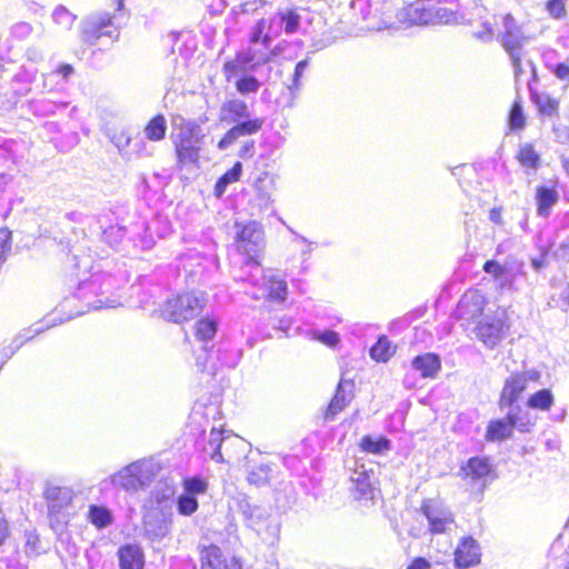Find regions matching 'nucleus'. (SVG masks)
I'll use <instances>...</instances> for the list:
<instances>
[{
	"instance_id": "f257e3e1",
	"label": "nucleus",
	"mask_w": 569,
	"mask_h": 569,
	"mask_svg": "<svg viewBox=\"0 0 569 569\" xmlns=\"http://www.w3.org/2000/svg\"><path fill=\"white\" fill-rule=\"evenodd\" d=\"M248 104L241 99H229L221 104L219 121L232 126L218 140L217 148L219 150H227L239 138L253 136L262 129L264 124L263 118H248Z\"/></svg>"
},
{
	"instance_id": "f03ea898",
	"label": "nucleus",
	"mask_w": 569,
	"mask_h": 569,
	"mask_svg": "<svg viewBox=\"0 0 569 569\" xmlns=\"http://www.w3.org/2000/svg\"><path fill=\"white\" fill-rule=\"evenodd\" d=\"M499 19L503 30L499 33L498 40L511 60L515 79L519 80L525 74L526 67L530 68L533 78H536V66L526 48L529 37L511 13L501 14Z\"/></svg>"
},
{
	"instance_id": "7ed1b4c3",
	"label": "nucleus",
	"mask_w": 569,
	"mask_h": 569,
	"mask_svg": "<svg viewBox=\"0 0 569 569\" xmlns=\"http://www.w3.org/2000/svg\"><path fill=\"white\" fill-rule=\"evenodd\" d=\"M171 134L176 163L179 168L198 167L201 158L203 136L200 126L192 121L182 120Z\"/></svg>"
},
{
	"instance_id": "20e7f679",
	"label": "nucleus",
	"mask_w": 569,
	"mask_h": 569,
	"mask_svg": "<svg viewBox=\"0 0 569 569\" xmlns=\"http://www.w3.org/2000/svg\"><path fill=\"white\" fill-rule=\"evenodd\" d=\"M234 248L242 257L244 264L260 267L266 249V237L261 224L257 221H249L238 226Z\"/></svg>"
},
{
	"instance_id": "39448f33",
	"label": "nucleus",
	"mask_w": 569,
	"mask_h": 569,
	"mask_svg": "<svg viewBox=\"0 0 569 569\" xmlns=\"http://www.w3.org/2000/svg\"><path fill=\"white\" fill-rule=\"evenodd\" d=\"M206 307L204 295L194 291H182L164 300L160 315L173 323H184L194 319Z\"/></svg>"
},
{
	"instance_id": "423d86ee",
	"label": "nucleus",
	"mask_w": 569,
	"mask_h": 569,
	"mask_svg": "<svg viewBox=\"0 0 569 569\" xmlns=\"http://www.w3.org/2000/svg\"><path fill=\"white\" fill-rule=\"evenodd\" d=\"M280 52L278 47L271 49H253L249 48L248 51H238L234 54V58L231 60H227L222 66V71L227 80H230L232 77L238 74L239 72L249 68L250 70L256 69L259 66L269 63L272 61Z\"/></svg>"
},
{
	"instance_id": "0eeeda50",
	"label": "nucleus",
	"mask_w": 569,
	"mask_h": 569,
	"mask_svg": "<svg viewBox=\"0 0 569 569\" xmlns=\"http://www.w3.org/2000/svg\"><path fill=\"white\" fill-rule=\"evenodd\" d=\"M541 375L538 370L516 371L503 382L499 395L498 405L500 409L512 407L518 402L530 383H539Z\"/></svg>"
},
{
	"instance_id": "6e6552de",
	"label": "nucleus",
	"mask_w": 569,
	"mask_h": 569,
	"mask_svg": "<svg viewBox=\"0 0 569 569\" xmlns=\"http://www.w3.org/2000/svg\"><path fill=\"white\" fill-rule=\"evenodd\" d=\"M459 477L468 483L479 485L481 495L487 482L496 479L497 473L489 456H475L460 466Z\"/></svg>"
},
{
	"instance_id": "1a4fd4ad",
	"label": "nucleus",
	"mask_w": 569,
	"mask_h": 569,
	"mask_svg": "<svg viewBox=\"0 0 569 569\" xmlns=\"http://www.w3.org/2000/svg\"><path fill=\"white\" fill-rule=\"evenodd\" d=\"M488 301L478 289L468 290L458 301L453 316L463 327L477 325L483 315Z\"/></svg>"
},
{
	"instance_id": "9d476101",
	"label": "nucleus",
	"mask_w": 569,
	"mask_h": 569,
	"mask_svg": "<svg viewBox=\"0 0 569 569\" xmlns=\"http://www.w3.org/2000/svg\"><path fill=\"white\" fill-rule=\"evenodd\" d=\"M222 433V429H211V436L217 435L216 438L210 439V443L216 446L211 453V459L219 463H231L240 459L244 443L243 440L237 436L221 437Z\"/></svg>"
},
{
	"instance_id": "9b49d317",
	"label": "nucleus",
	"mask_w": 569,
	"mask_h": 569,
	"mask_svg": "<svg viewBox=\"0 0 569 569\" xmlns=\"http://www.w3.org/2000/svg\"><path fill=\"white\" fill-rule=\"evenodd\" d=\"M531 423L520 421L515 412H509L505 418L492 419L486 427L485 439L488 442H502L512 437L515 428L521 432H528Z\"/></svg>"
},
{
	"instance_id": "f8f14e48",
	"label": "nucleus",
	"mask_w": 569,
	"mask_h": 569,
	"mask_svg": "<svg viewBox=\"0 0 569 569\" xmlns=\"http://www.w3.org/2000/svg\"><path fill=\"white\" fill-rule=\"evenodd\" d=\"M500 22L499 17L491 14L487 8L477 7L467 19L469 33L479 41H489L495 36V26Z\"/></svg>"
},
{
	"instance_id": "ddd939ff",
	"label": "nucleus",
	"mask_w": 569,
	"mask_h": 569,
	"mask_svg": "<svg viewBox=\"0 0 569 569\" xmlns=\"http://www.w3.org/2000/svg\"><path fill=\"white\" fill-rule=\"evenodd\" d=\"M497 316L492 321H479L475 328L478 338L490 347L496 346L510 328L507 309L498 308Z\"/></svg>"
},
{
	"instance_id": "4468645a",
	"label": "nucleus",
	"mask_w": 569,
	"mask_h": 569,
	"mask_svg": "<svg viewBox=\"0 0 569 569\" xmlns=\"http://www.w3.org/2000/svg\"><path fill=\"white\" fill-rule=\"evenodd\" d=\"M421 513L428 519L429 531L432 535H440L455 521L453 513L431 499H425L420 506Z\"/></svg>"
},
{
	"instance_id": "2eb2a0df",
	"label": "nucleus",
	"mask_w": 569,
	"mask_h": 569,
	"mask_svg": "<svg viewBox=\"0 0 569 569\" xmlns=\"http://www.w3.org/2000/svg\"><path fill=\"white\" fill-rule=\"evenodd\" d=\"M200 569H242L239 559L223 557L222 550L214 543L199 546Z\"/></svg>"
},
{
	"instance_id": "dca6fc26",
	"label": "nucleus",
	"mask_w": 569,
	"mask_h": 569,
	"mask_svg": "<svg viewBox=\"0 0 569 569\" xmlns=\"http://www.w3.org/2000/svg\"><path fill=\"white\" fill-rule=\"evenodd\" d=\"M481 548L471 536L462 537L453 552V563L458 569H468L481 562Z\"/></svg>"
},
{
	"instance_id": "f3484780",
	"label": "nucleus",
	"mask_w": 569,
	"mask_h": 569,
	"mask_svg": "<svg viewBox=\"0 0 569 569\" xmlns=\"http://www.w3.org/2000/svg\"><path fill=\"white\" fill-rule=\"evenodd\" d=\"M355 397V381L352 379H340L336 391L323 412L325 420H332L342 412Z\"/></svg>"
},
{
	"instance_id": "a211bd4d",
	"label": "nucleus",
	"mask_w": 569,
	"mask_h": 569,
	"mask_svg": "<svg viewBox=\"0 0 569 569\" xmlns=\"http://www.w3.org/2000/svg\"><path fill=\"white\" fill-rule=\"evenodd\" d=\"M112 17L106 16L97 20L90 21L82 30V42L87 46H94L102 37H109L111 39L118 38L117 30H111Z\"/></svg>"
},
{
	"instance_id": "6ab92c4d",
	"label": "nucleus",
	"mask_w": 569,
	"mask_h": 569,
	"mask_svg": "<svg viewBox=\"0 0 569 569\" xmlns=\"http://www.w3.org/2000/svg\"><path fill=\"white\" fill-rule=\"evenodd\" d=\"M119 569H143L144 552L138 543H124L117 551Z\"/></svg>"
},
{
	"instance_id": "aec40b11",
	"label": "nucleus",
	"mask_w": 569,
	"mask_h": 569,
	"mask_svg": "<svg viewBox=\"0 0 569 569\" xmlns=\"http://www.w3.org/2000/svg\"><path fill=\"white\" fill-rule=\"evenodd\" d=\"M530 100L541 118H555L560 114V100L547 92L529 89Z\"/></svg>"
},
{
	"instance_id": "412c9836",
	"label": "nucleus",
	"mask_w": 569,
	"mask_h": 569,
	"mask_svg": "<svg viewBox=\"0 0 569 569\" xmlns=\"http://www.w3.org/2000/svg\"><path fill=\"white\" fill-rule=\"evenodd\" d=\"M264 299L272 303H283L288 296L287 281L280 274L264 276L262 284Z\"/></svg>"
},
{
	"instance_id": "4be33fe9",
	"label": "nucleus",
	"mask_w": 569,
	"mask_h": 569,
	"mask_svg": "<svg viewBox=\"0 0 569 569\" xmlns=\"http://www.w3.org/2000/svg\"><path fill=\"white\" fill-rule=\"evenodd\" d=\"M412 368L423 379H433L441 369V359L437 353L426 352L416 356L411 361Z\"/></svg>"
},
{
	"instance_id": "5701e85b",
	"label": "nucleus",
	"mask_w": 569,
	"mask_h": 569,
	"mask_svg": "<svg viewBox=\"0 0 569 569\" xmlns=\"http://www.w3.org/2000/svg\"><path fill=\"white\" fill-rule=\"evenodd\" d=\"M407 16L412 23L428 24L435 22L432 0H417L406 8Z\"/></svg>"
},
{
	"instance_id": "b1692460",
	"label": "nucleus",
	"mask_w": 569,
	"mask_h": 569,
	"mask_svg": "<svg viewBox=\"0 0 569 569\" xmlns=\"http://www.w3.org/2000/svg\"><path fill=\"white\" fill-rule=\"evenodd\" d=\"M435 22L456 23L459 19V0H432Z\"/></svg>"
},
{
	"instance_id": "393cba45",
	"label": "nucleus",
	"mask_w": 569,
	"mask_h": 569,
	"mask_svg": "<svg viewBox=\"0 0 569 569\" xmlns=\"http://www.w3.org/2000/svg\"><path fill=\"white\" fill-rule=\"evenodd\" d=\"M516 160L528 171H537L541 166L540 153L535 149L532 143H523L519 146Z\"/></svg>"
},
{
	"instance_id": "a878e982",
	"label": "nucleus",
	"mask_w": 569,
	"mask_h": 569,
	"mask_svg": "<svg viewBox=\"0 0 569 569\" xmlns=\"http://www.w3.org/2000/svg\"><path fill=\"white\" fill-rule=\"evenodd\" d=\"M537 213L541 217L549 216L551 208L558 201V192L552 187L539 186L536 191Z\"/></svg>"
},
{
	"instance_id": "bb28decb",
	"label": "nucleus",
	"mask_w": 569,
	"mask_h": 569,
	"mask_svg": "<svg viewBox=\"0 0 569 569\" xmlns=\"http://www.w3.org/2000/svg\"><path fill=\"white\" fill-rule=\"evenodd\" d=\"M507 126L511 132H520L527 126L523 102L520 97L516 98L509 108L507 114Z\"/></svg>"
},
{
	"instance_id": "cd10ccee",
	"label": "nucleus",
	"mask_w": 569,
	"mask_h": 569,
	"mask_svg": "<svg viewBox=\"0 0 569 569\" xmlns=\"http://www.w3.org/2000/svg\"><path fill=\"white\" fill-rule=\"evenodd\" d=\"M167 120L162 113H157L144 126L146 138L151 142H159L166 138Z\"/></svg>"
},
{
	"instance_id": "c85d7f7f",
	"label": "nucleus",
	"mask_w": 569,
	"mask_h": 569,
	"mask_svg": "<svg viewBox=\"0 0 569 569\" xmlns=\"http://www.w3.org/2000/svg\"><path fill=\"white\" fill-rule=\"evenodd\" d=\"M253 188L256 190L257 198L263 204H268L272 201L271 192L276 188L274 178L270 173L263 172L256 179Z\"/></svg>"
},
{
	"instance_id": "c756f323",
	"label": "nucleus",
	"mask_w": 569,
	"mask_h": 569,
	"mask_svg": "<svg viewBox=\"0 0 569 569\" xmlns=\"http://www.w3.org/2000/svg\"><path fill=\"white\" fill-rule=\"evenodd\" d=\"M88 521L97 529H103L112 523L113 517L111 511L99 505H90L87 515Z\"/></svg>"
},
{
	"instance_id": "7c9ffc66",
	"label": "nucleus",
	"mask_w": 569,
	"mask_h": 569,
	"mask_svg": "<svg viewBox=\"0 0 569 569\" xmlns=\"http://www.w3.org/2000/svg\"><path fill=\"white\" fill-rule=\"evenodd\" d=\"M242 173V164L237 161L232 164V167L226 171L216 182L213 192L216 197H221L228 184L238 182L241 178Z\"/></svg>"
},
{
	"instance_id": "2f4dec72",
	"label": "nucleus",
	"mask_w": 569,
	"mask_h": 569,
	"mask_svg": "<svg viewBox=\"0 0 569 569\" xmlns=\"http://www.w3.org/2000/svg\"><path fill=\"white\" fill-rule=\"evenodd\" d=\"M193 330L198 340L207 342L216 336L218 331V322L214 318L206 316L194 323Z\"/></svg>"
},
{
	"instance_id": "473e14b6",
	"label": "nucleus",
	"mask_w": 569,
	"mask_h": 569,
	"mask_svg": "<svg viewBox=\"0 0 569 569\" xmlns=\"http://www.w3.org/2000/svg\"><path fill=\"white\" fill-rule=\"evenodd\" d=\"M359 448L366 453L380 455L390 449V440L385 436L377 439L371 436H363L359 442Z\"/></svg>"
},
{
	"instance_id": "72a5a7b5",
	"label": "nucleus",
	"mask_w": 569,
	"mask_h": 569,
	"mask_svg": "<svg viewBox=\"0 0 569 569\" xmlns=\"http://www.w3.org/2000/svg\"><path fill=\"white\" fill-rule=\"evenodd\" d=\"M553 401V395L549 389H540L528 398L527 406L531 409L548 411L552 407Z\"/></svg>"
},
{
	"instance_id": "f704fd0d",
	"label": "nucleus",
	"mask_w": 569,
	"mask_h": 569,
	"mask_svg": "<svg viewBox=\"0 0 569 569\" xmlns=\"http://www.w3.org/2000/svg\"><path fill=\"white\" fill-rule=\"evenodd\" d=\"M269 28V23L266 19L258 20L252 29V34L250 36V43H261L264 49H269L271 44V37L267 32Z\"/></svg>"
},
{
	"instance_id": "c9c22d12",
	"label": "nucleus",
	"mask_w": 569,
	"mask_h": 569,
	"mask_svg": "<svg viewBox=\"0 0 569 569\" xmlns=\"http://www.w3.org/2000/svg\"><path fill=\"white\" fill-rule=\"evenodd\" d=\"M392 353V347L385 337L379 338L370 349V357L378 362L388 361Z\"/></svg>"
},
{
	"instance_id": "e433bc0d",
	"label": "nucleus",
	"mask_w": 569,
	"mask_h": 569,
	"mask_svg": "<svg viewBox=\"0 0 569 569\" xmlns=\"http://www.w3.org/2000/svg\"><path fill=\"white\" fill-rule=\"evenodd\" d=\"M270 479L271 470L267 465H259L252 468L247 476L248 482L257 487L269 483Z\"/></svg>"
},
{
	"instance_id": "4c0bfd02",
	"label": "nucleus",
	"mask_w": 569,
	"mask_h": 569,
	"mask_svg": "<svg viewBox=\"0 0 569 569\" xmlns=\"http://www.w3.org/2000/svg\"><path fill=\"white\" fill-rule=\"evenodd\" d=\"M236 90L242 94L256 93L260 88L259 80L252 74H244L234 82Z\"/></svg>"
},
{
	"instance_id": "58836bf2",
	"label": "nucleus",
	"mask_w": 569,
	"mask_h": 569,
	"mask_svg": "<svg viewBox=\"0 0 569 569\" xmlns=\"http://www.w3.org/2000/svg\"><path fill=\"white\" fill-rule=\"evenodd\" d=\"M182 486H183L184 492L188 495H191V496L202 495L208 489L207 481L199 476L184 478L182 480Z\"/></svg>"
},
{
	"instance_id": "ea45409f",
	"label": "nucleus",
	"mask_w": 569,
	"mask_h": 569,
	"mask_svg": "<svg viewBox=\"0 0 569 569\" xmlns=\"http://www.w3.org/2000/svg\"><path fill=\"white\" fill-rule=\"evenodd\" d=\"M280 21L283 23L286 33H293L300 24V14L296 9H289L278 13Z\"/></svg>"
},
{
	"instance_id": "a19ab883",
	"label": "nucleus",
	"mask_w": 569,
	"mask_h": 569,
	"mask_svg": "<svg viewBox=\"0 0 569 569\" xmlns=\"http://www.w3.org/2000/svg\"><path fill=\"white\" fill-rule=\"evenodd\" d=\"M121 486L127 490H137L143 486L134 469L127 468L119 475Z\"/></svg>"
},
{
	"instance_id": "79ce46f5",
	"label": "nucleus",
	"mask_w": 569,
	"mask_h": 569,
	"mask_svg": "<svg viewBox=\"0 0 569 569\" xmlns=\"http://www.w3.org/2000/svg\"><path fill=\"white\" fill-rule=\"evenodd\" d=\"M178 511L182 516H191L198 510L199 503L194 496L183 493L177 501Z\"/></svg>"
},
{
	"instance_id": "37998d69",
	"label": "nucleus",
	"mask_w": 569,
	"mask_h": 569,
	"mask_svg": "<svg viewBox=\"0 0 569 569\" xmlns=\"http://www.w3.org/2000/svg\"><path fill=\"white\" fill-rule=\"evenodd\" d=\"M53 22L61 29H70L76 20V16L72 14L67 8L59 7L52 13Z\"/></svg>"
},
{
	"instance_id": "c03bdc74",
	"label": "nucleus",
	"mask_w": 569,
	"mask_h": 569,
	"mask_svg": "<svg viewBox=\"0 0 569 569\" xmlns=\"http://www.w3.org/2000/svg\"><path fill=\"white\" fill-rule=\"evenodd\" d=\"M44 498L49 502H53V506H61V503L66 500V491L57 486H48L44 489Z\"/></svg>"
},
{
	"instance_id": "a18cd8bd",
	"label": "nucleus",
	"mask_w": 569,
	"mask_h": 569,
	"mask_svg": "<svg viewBox=\"0 0 569 569\" xmlns=\"http://www.w3.org/2000/svg\"><path fill=\"white\" fill-rule=\"evenodd\" d=\"M546 9L553 19H562L567 14L563 0H548L546 3Z\"/></svg>"
},
{
	"instance_id": "49530a36",
	"label": "nucleus",
	"mask_w": 569,
	"mask_h": 569,
	"mask_svg": "<svg viewBox=\"0 0 569 569\" xmlns=\"http://www.w3.org/2000/svg\"><path fill=\"white\" fill-rule=\"evenodd\" d=\"M315 339L328 347L335 348L339 343V335L333 330L316 332Z\"/></svg>"
},
{
	"instance_id": "de8ad7c7",
	"label": "nucleus",
	"mask_w": 569,
	"mask_h": 569,
	"mask_svg": "<svg viewBox=\"0 0 569 569\" xmlns=\"http://www.w3.org/2000/svg\"><path fill=\"white\" fill-rule=\"evenodd\" d=\"M482 269L485 272L491 274L493 278H501L506 273V268L501 266L497 260H487Z\"/></svg>"
},
{
	"instance_id": "09e8293b",
	"label": "nucleus",
	"mask_w": 569,
	"mask_h": 569,
	"mask_svg": "<svg viewBox=\"0 0 569 569\" xmlns=\"http://www.w3.org/2000/svg\"><path fill=\"white\" fill-rule=\"evenodd\" d=\"M306 67H307V60H301L296 64L291 89L292 88L297 89L299 87V79L302 76Z\"/></svg>"
},
{
	"instance_id": "8fccbe9b",
	"label": "nucleus",
	"mask_w": 569,
	"mask_h": 569,
	"mask_svg": "<svg viewBox=\"0 0 569 569\" xmlns=\"http://www.w3.org/2000/svg\"><path fill=\"white\" fill-rule=\"evenodd\" d=\"M552 72L560 80L569 79V64L563 62L557 63L552 68Z\"/></svg>"
},
{
	"instance_id": "3c124183",
	"label": "nucleus",
	"mask_w": 569,
	"mask_h": 569,
	"mask_svg": "<svg viewBox=\"0 0 569 569\" xmlns=\"http://www.w3.org/2000/svg\"><path fill=\"white\" fill-rule=\"evenodd\" d=\"M406 569H431V563L423 557H416Z\"/></svg>"
},
{
	"instance_id": "603ef678",
	"label": "nucleus",
	"mask_w": 569,
	"mask_h": 569,
	"mask_svg": "<svg viewBox=\"0 0 569 569\" xmlns=\"http://www.w3.org/2000/svg\"><path fill=\"white\" fill-rule=\"evenodd\" d=\"M253 150H254V141H252V140L247 141L240 147L239 157L240 158L251 157L253 154Z\"/></svg>"
},
{
	"instance_id": "864d4df0",
	"label": "nucleus",
	"mask_w": 569,
	"mask_h": 569,
	"mask_svg": "<svg viewBox=\"0 0 569 569\" xmlns=\"http://www.w3.org/2000/svg\"><path fill=\"white\" fill-rule=\"evenodd\" d=\"M10 528L9 523L4 518H0V547L6 542L9 538Z\"/></svg>"
},
{
	"instance_id": "5fc2aeb1",
	"label": "nucleus",
	"mask_w": 569,
	"mask_h": 569,
	"mask_svg": "<svg viewBox=\"0 0 569 569\" xmlns=\"http://www.w3.org/2000/svg\"><path fill=\"white\" fill-rule=\"evenodd\" d=\"M74 69L70 63H62L56 69V73L60 74L63 79H67L73 73Z\"/></svg>"
},
{
	"instance_id": "6e6d98bb",
	"label": "nucleus",
	"mask_w": 569,
	"mask_h": 569,
	"mask_svg": "<svg viewBox=\"0 0 569 569\" xmlns=\"http://www.w3.org/2000/svg\"><path fill=\"white\" fill-rule=\"evenodd\" d=\"M502 209L501 208H492L489 213V218L496 224H500L502 222L501 218Z\"/></svg>"
},
{
	"instance_id": "4d7b16f0",
	"label": "nucleus",
	"mask_w": 569,
	"mask_h": 569,
	"mask_svg": "<svg viewBox=\"0 0 569 569\" xmlns=\"http://www.w3.org/2000/svg\"><path fill=\"white\" fill-rule=\"evenodd\" d=\"M38 543H39V537L37 535H32V533L28 535L27 540H26L27 548H30L31 551H36L38 548Z\"/></svg>"
},
{
	"instance_id": "13d9d810",
	"label": "nucleus",
	"mask_w": 569,
	"mask_h": 569,
	"mask_svg": "<svg viewBox=\"0 0 569 569\" xmlns=\"http://www.w3.org/2000/svg\"><path fill=\"white\" fill-rule=\"evenodd\" d=\"M532 266L536 270H539L541 269L543 266H545V261L543 260H539V259H533L532 260Z\"/></svg>"
},
{
	"instance_id": "bf43d9fd",
	"label": "nucleus",
	"mask_w": 569,
	"mask_h": 569,
	"mask_svg": "<svg viewBox=\"0 0 569 569\" xmlns=\"http://www.w3.org/2000/svg\"><path fill=\"white\" fill-rule=\"evenodd\" d=\"M561 142L569 144V128L563 131Z\"/></svg>"
},
{
	"instance_id": "052dcab7",
	"label": "nucleus",
	"mask_w": 569,
	"mask_h": 569,
	"mask_svg": "<svg viewBox=\"0 0 569 569\" xmlns=\"http://www.w3.org/2000/svg\"><path fill=\"white\" fill-rule=\"evenodd\" d=\"M123 8V0H118V9L121 10Z\"/></svg>"
},
{
	"instance_id": "680f3d73",
	"label": "nucleus",
	"mask_w": 569,
	"mask_h": 569,
	"mask_svg": "<svg viewBox=\"0 0 569 569\" xmlns=\"http://www.w3.org/2000/svg\"><path fill=\"white\" fill-rule=\"evenodd\" d=\"M197 366H199V367H200V370H201V371H204V363H202V362H199V361H198V362H197Z\"/></svg>"
}]
</instances>
